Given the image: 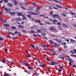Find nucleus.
<instances>
[{
  "label": "nucleus",
  "instance_id": "f257e3e1",
  "mask_svg": "<svg viewBox=\"0 0 76 76\" xmlns=\"http://www.w3.org/2000/svg\"><path fill=\"white\" fill-rule=\"evenodd\" d=\"M53 18V19H56L57 18L59 20V21H62V19H61V18L60 17V16L58 15H52Z\"/></svg>",
  "mask_w": 76,
  "mask_h": 76
},
{
  "label": "nucleus",
  "instance_id": "f03ea898",
  "mask_svg": "<svg viewBox=\"0 0 76 76\" xmlns=\"http://www.w3.org/2000/svg\"><path fill=\"white\" fill-rule=\"evenodd\" d=\"M35 13H34L32 12H28V13H29V14H31V13L32 14V15H38V14L37 13H39V11H37V10H35L34 11Z\"/></svg>",
  "mask_w": 76,
  "mask_h": 76
},
{
  "label": "nucleus",
  "instance_id": "7ed1b4c3",
  "mask_svg": "<svg viewBox=\"0 0 76 76\" xmlns=\"http://www.w3.org/2000/svg\"><path fill=\"white\" fill-rule=\"evenodd\" d=\"M49 29L50 30V31H57V29L54 28V27H51L49 28Z\"/></svg>",
  "mask_w": 76,
  "mask_h": 76
},
{
  "label": "nucleus",
  "instance_id": "20e7f679",
  "mask_svg": "<svg viewBox=\"0 0 76 76\" xmlns=\"http://www.w3.org/2000/svg\"><path fill=\"white\" fill-rule=\"evenodd\" d=\"M5 10L6 11V13H9L11 12V10L10 9L7 8H5Z\"/></svg>",
  "mask_w": 76,
  "mask_h": 76
},
{
  "label": "nucleus",
  "instance_id": "39448f33",
  "mask_svg": "<svg viewBox=\"0 0 76 76\" xmlns=\"http://www.w3.org/2000/svg\"><path fill=\"white\" fill-rule=\"evenodd\" d=\"M15 21H21V20H22V19L20 18H18L15 19Z\"/></svg>",
  "mask_w": 76,
  "mask_h": 76
},
{
  "label": "nucleus",
  "instance_id": "423d86ee",
  "mask_svg": "<svg viewBox=\"0 0 76 76\" xmlns=\"http://www.w3.org/2000/svg\"><path fill=\"white\" fill-rule=\"evenodd\" d=\"M59 57L60 58H61L62 60H64V57H65V55H60Z\"/></svg>",
  "mask_w": 76,
  "mask_h": 76
},
{
  "label": "nucleus",
  "instance_id": "0eeeda50",
  "mask_svg": "<svg viewBox=\"0 0 76 76\" xmlns=\"http://www.w3.org/2000/svg\"><path fill=\"white\" fill-rule=\"evenodd\" d=\"M55 41L57 42H59V43H61V41L60 39H54Z\"/></svg>",
  "mask_w": 76,
  "mask_h": 76
},
{
  "label": "nucleus",
  "instance_id": "6e6552de",
  "mask_svg": "<svg viewBox=\"0 0 76 76\" xmlns=\"http://www.w3.org/2000/svg\"><path fill=\"white\" fill-rule=\"evenodd\" d=\"M57 64V62L55 61H52L51 62L50 65H55Z\"/></svg>",
  "mask_w": 76,
  "mask_h": 76
},
{
  "label": "nucleus",
  "instance_id": "1a4fd4ad",
  "mask_svg": "<svg viewBox=\"0 0 76 76\" xmlns=\"http://www.w3.org/2000/svg\"><path fill=\"white\" fill-rule=\"evenodd\" d=\"M4 27H10V25L7 24H4L3 25Z\"/></svg>",
  "mask_w": 76,
  "mask_h": 76
},
{
  "label": "nucleus",
  "instance_id": "9d476101",
  "mask_svg": "<svg viewBox=\"0 0 76 76\" xmlns=\"http://www.w3.org/2000/svg\"><path fill=\"white\" fill-rule=\"evenodd\" d=\"M18 27L20 29H22L23 28V26L21 25H19L18 26Z\"/></svg>",
  "mask_w": 76,
  "mask_h": 76
},
{
  "label": "nucleus",
  "instance_id": "9b49d317",
  "mask_svg": "<svg viewBox=\"0 0 76 76\" xmlns=\"http://www.w3.org/2000/svg\"><path fill=\"white\" fill-rule=\"evenodd\" d=\"M8 6H9V7H13V5L10 3H8Z\"/></svg>",
  "mask_w": 76,
  "mask_h": 76
},
{
  "label": "nucleus",
  "instance_id": "f8f14e48",
  "mask_svg": "<svg viewBox=\"0 0 76 76\" xmlns=\"http://www.w3.org/2000/svg\"><path fill=\"white\" fill-rule=\"evenodd\" d=\"M10 14L11 15L14 16V15H15V12H11L10 13Z\"/></svg>",
  "mask_w": 76,
  "mask_h": 76
},
{
  "label": "nucleus",
  "instance_id": "ddd939ff",
  "mask_svg": "<svg viewBox=\"0 0 76 76\" xmlns=\"http://www.w3.org/2000/svg\"><path fill=\"white\" fill-rule=\"evenodd\" d=\"M56 6L57 7H58V8H62V6H60V5H56Z\"/></svg>",
  "mask_w": 76,
  "mask_h": 76
},
{
  "label": "nucleus",
  "instance_id": "4468645a",
  "mask_svg": "<svg viewBox=\"0 0 76 76\" xmlns=\"http://www.w3.org/2000/svg\"><path fill=\"white\" fill-rule=\"evenodd\" d=\"M14 2L15 3H14L15 5H16V4H18V2H16V0H14Z\"/></svg>",
  "mask_w": 76,
  "mask_h": 76
},
{
  "label": "nucleus",
  "instance_id": "2eb2a0df",
  "mask_svg": "<svg viewBox=\"0 0 76 76\" xmlns=\"http://www.w3.org/2000/svg\"><path fill=\"white\" fill-rule=\"evenodd\" d=\"M63 27H64V28H68L69 27V26H67V25H66L65 24H63Z\"/></svg>",
  "mask_w": 76,
  "mask_h": 76
},
{
  "label": "nucleus",
  "instance_id": "dca6fc26",
  "mask_svg": "<svg viewBox=\"0 0 76 76\" xmlns=\"http://www.w3.org/2000/svg\"><path fill=\"white\" fill-rule=\"evenodd\" d=\"M68 61H69V62L70 63H73V60L71 59V58H69L68 59Z\"/></svg>",
  "mask_w": 76,
  "mask_h": 76
},
{
  "label": "nucleus",
  "instance_id": "f3484780",
  "mask_svg": "<svg viewBox=\"0 0 76 76\" xmlns=\"http://www.w3.org/2000/svg\"><path fill=\"white\" fill-rule=\"evenodd\" d=\"M36 22H37L38 23H41V20H35Z\"/></svg>",
  "mask_w": 76,
  "mask_h": 76
},
{
  "label": "nucleus",
  "instance_id": "a211bd4d",
  "mask_svg": "<svg viewBox=\"0 0 76 76\" xmlns=\"http://www.w3.org/2000/svg\"><path fill=\"white\" fill-rule=\"evenodd\" d=\"M8 34H11V35H15L14 34L12 33L10 31H8Z\"/></svg>",
  "mask_w": 76,
  "mask_h": 76
},
{
  "label": "nucleus",
  "instance_id": "6ab92c4d",
  "mask_svg": "<svg viewBox=\"0 0 76 76\" xmlns=\"http://www.w3.org/2000/svg\"><path fill=\"white\" fill-rule=\"evenodd\" d=\"M17 34H18V36H20V37H22V35H21V33L20 32H18Z\"/></svg>",
  "mask_w": 76,
  "mask_h": 76
},
{
  "label": "nucleus",
  "instance_id": "aec40b11",
  "mask_svg": "<svg viewBox=\"0 0 76 76\" xmlns=\"http://www.w3.org/2000/svg\"><path fill=\"white\" fill-rule=\"evenodd\" d=\"M45 24H48V25H51V23H50L49 22H45Z\"/></svg>",
  "mask_w": 76,
  "mask_h": 76
},
{
  "label": "nucleus",
  "instance_id": "412c9836",
  "mask_svg": "<svg viewBox=\"0 0 76 76\" xmlns=\"http://www.w3.org/2000/svg\"><path fill=\"white\" fill-rule=\"evenodd\" d=\"M6 61V60L4 59H3L1 61V62H2L3 63H6V61Z\"/></svg>",
  "mask_w": 76,
  "mask_h": 76
},
{
  "label": "nucleus",
  "instance_id": "4be33fe9",
  "mask_svg": "<svg viewBox=\"0 0 76 76\" xmlns=\"http://www.w3.org/2000/svg\"><path fill=\"white\" fill-rule=\"evenodd\" d=\"M71 42H76V41L73 39H71L70 40Z\"/></svg>",
  "mask_w": 76,
  "mask_h": 76
},
{
  "label": "nucleus",
  "instance_id": "5701e85b",
  "mask_svg": "<svg viewBox=\"0 0 76 76\" xmlns=\"http://www.w3.org/2000/svg\"><path fill=\"white\" fill-rule=\"evenodd\" d=\"M70 52L71 53V54H75L74 51H73V50H71L70 51Z\"/></svg>",
  "mask_w": 76,
  "mask_h": 76
},
{
  "label": "nucleus",
  "instance_id": "b1692460",
  "mask_svg": "<svg viewBox=\"0 0 76 76\" xmlns=\"http://www.w3.org/2000/svg\"><path fill=\"white\" fill-rule=\"evenodd\" d=\"M26 19V17L25 16H24L23 17V20H25Z\"/></svg>",
  "mask_w": 76,
  "mask_h": 76
},
{
  "label": "nucleus",
  "instance_id": "393cba45",
  "mask_svg": "<svg viewBox=\"0 0 76 76\" xmlns=\"http://www.w3.org/2000/svg\"><path fill=\"white\" fill-rule=\"evenodd\" d=\"M58 28L59 29H63V28L60 26H58Z\"/></svg>",
  "mask_w": 76,
  "mask_h": 76
},
{
  "label": "nucleus",
  "instance_id": "a878e982",
  "mask_svg": "<svg viewBox=\"0 0 76 76\" xmlns=\"http://www.w3.org/2000/svg\"><path fill=\"white\" fill-rule=\"evenodd\" d=\"M37 32L38 33H41V32H42V31L40 30H38L37 31Z\"/></svg>",
  "mask_w": 76,
  "mask_h": 76
},
{
  "label": "nucleus",
  "instance_id": "bb28decb",
  "mask_svg": "<svg viewBox=\"0 0 76 76\" xmlns=\"http://www.w3.org/2000/svg\"><path fill=\"white\" fill-rule=\"evenodd\" d=\"M18 16H21L22 15V13H18Z\"/></svg>",
  "mask_w": 76,
  "mask_h": 76
},
{
  "label": "nucleus",
  "instance_id": "cd10ccee",
  "mask_svg": "<svg viewBox=\"0 0 76 76\" xmlns=\"http://www.w3.org/2000/svg\"><path fill=\"white\" fill-rule=\"evenodd\" d=\"M39 66H41V67H45V64H43L42 65H40Z\"/></svg>",
  "mask_w": 76,
  "mask_h": 76
},
{
  "label": "nucleus",
  "instance_id": "c85d7f7f",
  "mask_svg": "<svg viewBox=\"0 0 76 76\" xmlns=\"http://www.w3.org/2000/svg\"><path fill=\"white\" fill-rule=\"evenodd\" d=\"M54 1H55V2H56L57 3H61V2L60 1H58L57 0H54Z\"/></svg>",
  "mask_w": 76,
  "mask_h": 76
},
{
  "label": "nucleus",
  "instance_id": "c756f323",
  "mask_svg": "<svg viewBox=\"0 0 76 76\" xmlns=\"http://www.w3.org/2000/svg\"><path fill=\"white\" fill-rule=\"evenodd\" d=\"M20 7H21V9H23L24 10H25L26 9L25 8H24L23 7H22V6L20 5Z\"/></svg>",
  "mask_w": 76,
  "mask_h": 76
},
{
  "label": "nucleus",
  "instance_id": "7c9ffc66",
  "mask_svg": "<svg viewBox=\"0 0 76 76\" xmlns=\"http://www.w3.org/2000/svg\"><path fill=\"white\" fill-rule=\"evenodd\" d=\"M62 14L63 15V16H64L65 17H66V14H65V13H62Z\"/></svg>",
  "mask_w": 76,
  "mask_h": 76
},
{
  "label": "nucleus",
  "instance_id": "2f4dec72",
  "mask_svg": "<svg viewBox=\"0 0 76 76\" xmlns=\"http://www.w3.org/2000/svg\"><path fill=\"white\" fill-rule=\"evenodd\" d=\"M41 35H43V36H44V35H46V34H45V33H41Z\"/></svg>",
  "mask_w": 76,
  "mask_h": 76
},
{
  "label": "nucleus",
  "instance_id": "473e14b6",
  "mask_svg": "<svg viewBox=\"0 0 76 76\" xmlns=\"http://www.w3.org/2000/svg\"><path fill=\"white\" fill-rule=\"evenodd\" d=\"M11 28L13 29H16V27H15V26H13L12 27H11Z\"/></svg>",
  "mask_w": 76,
  "mask_h": 76
},
{
  "label": "nucleus",
  "instance_id": "72a5a7b5",
  "mask_svg": "<svg viewBox=\"0 0 76 76\" xmlns=\"http://www.w3.org/2000/svg\"><path fill=\"white\" fill-rule=\"evenodd\" d=\"M27 16L28 18H31V16L29 15H27Z\"/></svg>",
  "mask_w": 76,
  "mask_h": 76
},
{
  "label": "nucleus",
  "instance_id": "f704fd0d",
  "mask_svg": "<svg viewBox=\"0 0 76 76\" xmlns=\"http://www.w3.org/2000/svg\"><path fill=\"white\" fill-rule=\"evenodd\" d=\"M52 7H49V10H51L52 9Z\"/></svg>",
  "mask_w": 76,
  "mask_h": 76
},
{
  "label": "nucleus",
  "instance_id": "c9c22d12",
  "mask_svg": "<svg viewBox=\"0 0 76 76\" xmlns=\"http://www.w3.org/2000/svg\"><path fill=\"white\" fill-rule=\"evenodd\" d=\"M36 48L37 50H38V49H39V47H38V46H36Z\"/></svg>",
  "mask_w": 76,
  "mask_h": 76
},
{
  "label": "nucleus",
  "instance_id": "e433bc0d",
  "mask_svg": "<svg viewBox=\"0 0 76 76\" xmlns=\"http://www.w3.org/2000/svg\"><path fill=\"white\" fill-rule=\"evenodd\" d=\"M70 13L72 14V15H75V13H73V12H70Z\"/></svg>",
  "mask_w": 76,
  "mask_h": 76
},
{
  "label": "nucleus",
  "instance_id": "4c0bfd02",
  "mask_svg": "<svg viewBox=\"0 0 76 76\" xmlns=\"http://www.w3.org/2000/svg\"><path fill=\"white\" fill-rule=\"evenodd\" d=\"M39 25H41L42 26L44 24L42 23H39Z\"/></svg>",
  "mask_w": 76,
  "mask_h": 76
},
{
  "label": "nucleus",
  "instance_id": "58836bf2",
  "mask_svg": "<svg viewBox=\"0 0 76 76\" xmlns=\"http://www.w3.org/2000/svg\"><path fill=\"white\" fill-rule=\"evenodd\" d=\"M38 61L39 63H40V64H41L42 63V62L40 61H39V60H38Z\"/></svg>",
  "mask_w": 76,
  "mask_h": 76
},
{
  "label": "nucleus",
  "instance_id": "ea45409f",
  "mask_svg": "<svg viewBox=\"0 0 76 76\" xmlns=\"http://www.w3.org/2000/svg\"><path fill=\"white\" fill-rule=\"evenodd\" d=\"M31 46L32 47V48H35V46H34V45H31Z\"/></svg>",
  "mask_w": 76,
  "mask_h": 76
},
{
  "label": "nucleus",
  "instance_id": "a19ab883",
  "mask_svg": "<svg viewBox=\"0 0 76 76\" xmlns=\"http://www.w3.org/2000/svg\"><path fill=\"white\" fill-rule=\"evenodd\" d=\"M9 75V74H6L4 75V76H8Z\"/></svg>",
  "mask_w": 76,
  "mask_h": 76
},
{
  "label": "nucleus",
  "instance_id": "79ce46f5",
  "mask_svg": "<svg viewBox=\"0 0 76 76\" xmlns=\"http://www.w3.org/2000/svg\"><path fill=\"white\" fill-rule=\"evenodd\" d=\"M57 25H61V23H57Z\"/></svg>",
  "mask_w": 76,
  "mask_h": 76
},
{
  "label": "nucleus",
  "instance_id": "37998d69",
  "mask_svg": "<svg viewBox=\"0 0 76 76\" xmlns=\"http://www.w3.org/2000/svg\"><path fill=\"white\" fill-rule=\"evenodd\" d=\"M52 54L53 56H55L56 55V53H52Z\"/></svg>",
  "mask_w": 76,
  "mask_h": 76
},
{
  "label": "nucleus",
  "instance_id": "c03bdc74",
  "mask_svg": "<svg viewBox=\"0 0 76 76\" xmlns=\"http://www.w3.org/2000/svg\"><path fill=\"white\" fill-rule=\"evenodd\" d=\"M53 44L55 45H56V46H58V45L57 44V43H53Z\"/></svg>",
  "mask_w": 76,
  "mask_h": 76
},
{
  "label": "nucleus",
  "instance_id": "a18cd8bd",
  "mask_svg": "<svg viewBox=\"0 0 76 76\" xmlns=\"http://www.w3.org/2000/svg\"><path fill=\"white\" fill-rule=\"evenodd\" d=\"M53 12L52 11L50 12V15H53Z\"/></svg>",
  "mask_w": 76,
  "mask_h": 76
},
{
  "label": "nucleus",
  "instance_id": "49530a36",
  "mask_svg": "<svg viewBox=\"0 0 76 76\" xmlns=\"http://www.w3.org/2000/svg\"><path fill=\"white\" fill-rule=\"evenodd\" d=\"M26 66H29V64L27 63H26Z\"/></svg>",
  "mask_w": 76,
  "mask_h": 76
},
{
  "label": "nucleus",
  "instance_id": "de8ad7c7",
  "mask_svg": "<svg viewBox=\"0 0 76 76\" xmlns=\"http://www.w3.org/2000/svg\"><path fill=\"white\" fill-rule=\"evenodd\" d=\"M64 48H67V46H66V45H64Z\"/></svg>",
  "mask_w": 76,
  "mask_h": 76
},
{
  "label": "nucleus",
  "instance_id": "09e8293b",
  "mask_svg": "<svg viewBox=\"0 0 76 76\" xmlns=\"http://www.w3.org/2000/svg\"><path fill=\"white\" fill-rule=\"evenodd\" d=\"M3 40V39L2 37L0 38V41H2Z\"/></svg>",
  "mask_w": 76,
  "mask_h": 76
},
{
  "label": "nucleus",
  "instance_id": "8fccbe9b",
  "mask_svg": "<svg viewBox=\"0 0 76 76\" xmlns=\"http://www.w3.org/2000/svg\"><path fill=\"white\" fill-rule=\"evenodd\" d=\"M58 71L59 72H61V69H58Z\"/></svg>",
  "mask_w": 76,
  "mask_h": 76
},
{
  "label": "nucleus",
  "instance_id": "3c124183",
  "mask_svg": "<svg viewBox=\"0 0 76 76\" xmlns=\"http://www.w3.org/2000/svg\"><path fill=\"white\" fill-rule=\"evenodd\" d=\"M54 22H58V21L57 20H53Z\"/></svg>",
  "mask_w": 76,
  "mask_h": 76
},
{
  "label": "nucleus",
  "instance_id": "603ef678",
  "mask_svg": "<svg viewBox=\"0 0 76 76\" xmlns=\"http://www.w3.org/2000/svg\"><path fill=\"white\" fill-rule=\"evenodd\" d=\"M73 26H74V28H76V24H74L73 25Z\"/></svg>",
  "mask_w": 76,
  "mask_h": 76
},
{
  "label": "nucleus",
  "instance_id": "864d4df0",
  "mask_svg": "<svg viewBox=\"0 0 76 76\" xmlns=\"http://www.w3.org/2000/svg\"><path fill=\"white\" fill-rule=\"evenodd\" d=\"M26 57H31V56L30 55H27Z\"/></svg>",
  "mask_w": 76,
  "mask_h": 76
},
{
  "label": "nucleus",
  "instance_id": "5fc2aeb1",
  "mask_svg": "<svg viewBox=\"0 0 76 76\" xmlns=\"http://www.w3.org/2000/svg\"><path fill=\"white\" fill-rule=\"evenodd\" d=\"M57 64V65H58V66H59V67H60V64L58 63L57 62V64Z\"/></svg>",
  "mask_w": 76,
  "mask_h": 76
},
{
  "label": "nucleus",
  "instance_id": "6e6d98bb",
  "mask_svg": "<svg viewBox=\"0 0 76 76\" xmlns=\"http://www.w3.org/2000/svg\"><path fill=\"white\" fill-rule=\"evenodd\" d=\"M59 67L61 69H64V68L63 67L60 66Z\"/></svg>",
  "mask_w": 76,
  "mask_h": 76
},
{
  "label": "nucleus",
  "instance_id": "4d7b16f0",
  "mask_svg": "<svg viewBox=\"0 0 76 76\" xmlns=\"http://www.w3.org/2000/svg\"><path fill=\"white\" fill-rule=\"evenodd\" d=\"M74 54H75V53H76V49H74Z\"/></svg>",
  "mask_w": 76,
  "mask_h": 76
},
{
  "label": "nucleus",
  "instance_id": "13d9d810",
  "mask_svg": "<svg viewBox=\"0 0 76 76\" xmlns=\"http://www.w3.org/2000/svg\"><path fill=\"white\" fill-rule=\"evenodd\" d=\"M42 38H45V39H47V38L45 36L43 37Z\"/></svg>",
  "mask_w": 76,
  "mask_h": 76
},
{
  "label": "nucleus",
  "instance_id": "bf43d9fd",
  "mask_svg": "<svg viewBox=\"0 0 76 76\" xmlns=\"http://www.w3.org/2000/svg\"><path fill=\"white\" fill-rule=\"evenodd\" d=\"M21 31H22V32H24V33H26V31H25L24 30H22Z\"/></svg>",
  "mask_w": 76,
  "mask_h": 76
},
{
  "label": "nucleus",
  "instance_id": "052dcab7",
  "mask_svg": "<svg viewBox=\"0 0 76 76\" xmlns=\"http://www.w3.org/2000/svg\"><path fill=\"white\" fill-rule=\"evenodd\" d=\"M21 64H22V65H24V64H25V63L24 62H23L21 63Z\"/></svg>",
  "mask_w": 76,
  "mask_h": 76
},
{
  "label": "nucleus",
  "instance_id": "680f3d73",
  "mask_svg": "<svg viewBox=\"0 0 76 76\" xmlns=\"http://www.w3.org/2000/svg\"><path fill=\"white\" fill-rule=\"evenodd\" d=\"M7 22V21H5V20H4L3 22V23H5V22Z\"/></svg>",
  "mask_w": 76,
  "mask_h": 76
},
{
  "label": "nucleus",
  "instance_id": "e2e57ef3",
  "mask_svg": "<svg viewBox=\"0 0 76 76\" xmlns=\"http://www.w3.org/2000/svg\"><path fill=\"white\" fill-rule=\"evenodd\" d=\"M36 10H39V8L38 7H37L36 8Z\"/></svg>",
  "mask_w": 76,
  "mask_h": 76
},
{
  "label": "nucleus",
  "instance_id": "0e129e2a",
  "mask_svg": "<svg viewBox=\"0 0 76 76\" xmlns=\"http://www.w3.org/2000/svg\"><path fill=\"white\" fill-rule=\"evenodd\" d=\"M72 57H76V55H71Z\"/></svg>",
  "mask_w": 76,
  "mask_h": 76
},
{
  "label": "nucleus",
  "instance_id": "69168bd1",
  "mask_svg": "<svg viewBox=\"0 0 76 76\" xmlns=\"http://www.w3.org/2000/svg\"><path fill=\"white\" fill-rule=\"evenodd\" d=\"M11 63V64H14V62L13 61H12L11 62H10Z\"/></svg>",
  "mask_w": 76,
  "mask_h": 76
},
{
  "label": "nucleus",
  "instance_id": "338daca9",
  "mask_svg": "<svg viewBox=\"0 0 76 76\" xmlns=\"http://www.w3.org/2000/svg\"><path fill=\"white\" fill-rule=\"evenodd\" d=\"M46 59L47 60H48V61H50V58H46Z\"/></svg>",
  "mask_w": 76,
  "mask_h": 76
},
{
  "label": "nucleus",
  "instance_id": "774afa93",
  "mask_svg": "<svg viewBox=\"0 0 76 76\" xmlns=\"http://www.w3.org/2000/svg\"><path fill=\"white\" fill-rule=\"evenodd\" d=\"M72 66L73 67H76V66L75 65H72Z\"/></svg>",
  "mask_w": 76,
  "mask_h": 76
}]
</instances>
